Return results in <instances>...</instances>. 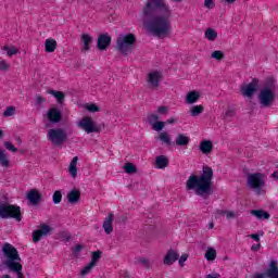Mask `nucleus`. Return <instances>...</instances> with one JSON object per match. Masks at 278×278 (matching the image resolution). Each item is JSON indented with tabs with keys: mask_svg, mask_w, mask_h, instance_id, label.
<instances>
[{
	"mask_svg": "<svg viewBox=\"0 0 278 278\" xmlns=\"http://www.w3.org/2000/svg\"><path fill=\"white\" fill-rule=\"evenodd\" d=\"M172 14L166 0H148L142 10L143 25L155 38H168L173 34Z\"/></svg>",
	"mask_w": 278,
	"mask_h": 278,
	"instance_id": "f257e3e1",
	"label": "nucleus"
},
{
	"mask_svg": "<svg viewBox=\"0 0 278 278\" xmlns=\"http://www.w3.org/2000/svg\"><path fill=\"white\" fill-rule=\"evenodd\" d=\"M212 179H214V169L204 165L200 176L191 175L186 182V190H194V193L202 199H210L212 194Z\"/></svg>",
	"mask_w": 278,
	"mask_h": 278,
	"instance_id": "f03ea898",
	"label": "nucleus"
},
{
	"mask_svg": "<svg viewBox=\"0 0 278 278\" xmlns=\"http://www.w3.org/2000/svg\"><path fill=\"white\" fill-rule=\"evenodd\" d=\"M275 90H277V81L273 77L267 78L258 93L261 108H270L275 103Z\"/></svg>",
	"mask_w": 278,
	"mask_h": 278,
	"instance_id": "7ed1b4c3",
	"label": "nucleus"
},
{
	"mask_svg": "<svg viewBox=\"0 0 278 278\" xmlns=\"http://www.w3.org/2000/svg\"><path fill=\"white\" fill-rule=\"evenodd\" d=\"M248 188L253 190L255 194H264L266 192V177L262 173L249 174L247 177Z\"/></svg>",
	"mask_w": 278,
	"mask_h": 278,
	"instance_id": "20e7f679",
	"label": "nucleus"
},
{
	"mask_svg": "<svg viewBox=\"0 0 278 278\" xmlns=\"http://www.w3.org/2000/svg\"><path fill=\"white\" fill-rule=\"evenodd\" d=\"M0 218H14V220L21 223V220H23V213L21 212V206L0 202Z\"/></svg>",
	"mask_w": 278,
	"mask_h": 278,
	"instance_id": "39448f33",
	"label": "nucleus"
},
{
	"mask_svg": "<svg viewBox=\"0 0 278 278\" xmlns=\"http://www.w3.org/2000/svg\"><path fill=\"white\" fill-rule=\"evenodd\" d=\"M136 45V36L134 34L119 35L117 38V50L122 55H129Z\"/></svg>",
	"mask_w": 278,
	"mask_h": 278,
	"instance_id": "423d86ee",
	"label": "nucleus"
},
{
	"mask_svg": "<svg viewBox=\"0 0 278 278\" xmlns=\"http://www.w3.org/2000/svg\"><path fill=\"white\" fill-rule=\"evenodd\" d=\"M2 253L7 257L5 266L7 268H13L16 264H21V255H18V250L10 243H4L2 247Z\"/></svg>",
	"mask_w": 278,
	"mask_h": 278,
	"instance_id": "0eeeda50",
	"label": "nucleus"
},
{
	"mask_svg": "<svg viewBox=\"0 0 278 278\" xmlns=\"http://www.w3.org/2000/svg\"><path fill=\"white\" fill-rule=\"evenodd\" d=\"M47 138L54 147H62L68 135L62 128H52L48 131Z\"/></svg>",
	"mask_w": 278,
	"mask_h": 278,
	"instance_id": "6e6552de",
	"label": "nucleus"
},
{
	"mask_svg": "<svg viewBox=\"0 0 278 278\" xmlns=\"http://www.w3.org/2000/svg\"><path fill=\"white\" fill-rule=\"evenodd\" d=\"M78 127L84 129L86 134H99L101 131V126L97 125L90 117H83L78 123Z\"/></svg>",
	"mask_w": 278,
	"mask_h": 278,
	"instance_id": "1a4fd4ad",
	"label": "nucleus"
},
{
	"mask_svg": "<svg viewBox=\"0 0 278 278\" xmlns=\"http://www.w3.org/2000/svg\"><path fill=\"white\" fill-rule=\"evenodd\" d=\"M257 88H260V79L253 78L250 84L243 85L241 87V94L248 99H253V94L257 92Z\"/></svg>",
	"mask_w": 278,
	"mask_h": 278,
	"instance_id": "9d476101",
	"label": "nucleus"
},
{
	"mask_svg": "<svg viewBox=\"0 0 278 278\" xmlns=\"http://www.w3.org/2000/svg\"><path fill=\"white\" fill-rule=\"evenodd\" d=\"M51 231H52L51 226L47 224H41L39 226V229L33 231V242H35V244L40 242L42 238H47V236H49Z\"/></svg>",
	"mask_w": 278,
	"mask_h": 278,
	"instance_id": "9b49d317",
	"label": "nucleus"
},
{
	"mask_svg": "<svg viewBox=\"0 0 278 278\" xmlns=\"http://www.w3.org/2000/svg\"><path fill=\"white\" fill-rule=\"evenodd\" d=\"M26 199L29 205H40L42 203V193L37 189H31L27 192Z\"/></svg>",
	"mask_w": 278,
	"mask_h": 278,
	"instance_id": "f8f14e48",
	"label": "nucleus"
},
{
	"mask_svg": "<svg viewBox=\"0 0 278 278\" xmlns=\"http://www.w3.org/2000/svg\"><path fill=\"white\" fill-rule=\"evenodd\" d=\"M161 79H162V73L160 72L149 73L147 78L149 88H154V89L160 88Z\"/></svg>",
	"mask_w": 278,
	"mask_h": 278,
	"instance_id": "ddd939ff",
	"label": "nucleus"
},
{
	"mask_svg": "<svg viewBox=\"0 0 278 278\" xmlns=\"http://www.w3.org/2000/svg\"><path fill=\"white\" fill-rule=\"evenodd\" d=\"M109 45H112V37H110V35L102 34L98 37L99 51H106Z\"/></svg>",
	"mask_w": 278,
	"mask_h": 278,
	"instance_id": "4468645a",
	"label": "nucleus"
},
{
	"mask_svg": "<svg viewBox=\"0 0 278 278\" xmlns=\"http://www.w3.org/2000/svg\"><path fill=\"white\" fill-rule=\"evenodd\" d=\"M177 260H179V253H177L175 250L170 249L166 253V255L163 260V264H165V266H173V263L177 262Z\"/></svg>",
	"mask_w": 278,
	"mask_h": 278,
	"instance_id": "2eb2a0df",
	"label": "nucleus"
},
{
	"mask_svg": "<svg viewBox=\"0 0 278 278\" xmlns=\"http://www.w3.org/2000/svg\"><path fill=\"white\" fill-rule=\"evenodd\" d=\"M80 51L83 53H88V51H90V45H92V37L88 34H83L80 37Z\"/></svg>",
	"mask_w": 278,
	"mask_h": 278,
	"instance_id": "dca6fc26",
	"label": "nucleus"
},
{
	"mask_svg": "<svg viewBox=\"0 0 278 278\" xmlns=\"http://www.w3.org/2000/svg\"><path fill=\"white\" fill-rule=\"evenodd\" d=\"M264 277L267 278H277L278 277V266L277 261H271L269 263L268 268L265 270V273H262Z\"/></svg>",
	"mask_w": 278,
	"mask_h": 278,
	"instance_id": "f3484780",
	"label": "nucleus"
},
{
	"mask_svg": "<svg viewBox=\"0 0 278 278\" xmlns=\"http://www.w3.org/2000/svg\"><path fill=\"white\" fill-rule=\"evenodd\" d=\"M199 150L204 155H210V153L214 151V143L212 142V140H203L200 142Z\"/></svg>",
	"mask_w": 278,
	"mask_h": 278,
	"instance_id": "a211bd4d",
	"label": "nucleus"
},
{
	"mask_svg": "<svg viewBox=\"0 0 278 278\" xmlns=\"http://www.w3.org/2000/svg\"><path fill=\"white\" fill-rule=\"evenodd\" d=\"M114 223V213H110L108 217H105L102 227L105 231V233L110 235L114 231V226L112 225Z\"/></svg>",
	"mask_w": 278,
	"mask_h": 278,
	"instance_id": "6ab92c4d",
	"label": "nucleus"
},
{
	"mask_svg": "<svg viewBox=\"0 0 278 278\" xmlns=\"http://www.w3.org/2000/svg\"><path fill=\"white\" fill-rule=\"evenodd\" d=\"M48 119L50 123H60L62 121V112L56 108H52L48 111Z\"/></svg>",
	"mask_w": 278,
	"mask_h": 278,
	"instance_id": "aec40b11",
	"label": "nucleus"
},
{
	"mask_svg": "<svg viewBox=\"0 0 278 278\" xmlns=\"http://www.w3.org/2000/svg\"><path fill=\"white\" fill-rule=\"evenodd\" d=\"M81 200V192L77 189H73L67 193V201L72 205H75V203H79Z\"/></svg>",
	"mask_w": 278,
	"mask_h": 278,
	"instance_id": "412c9836",
	"label": "nucleus"
},
{
	"mask_svg": "<svg viewBox=\"0 0 278 278\" xmlns=\"http://www.w3.org/2000/svg\"><path fill=\"white\" fill-rule=\"evenodd\" d=\"M199 99H201V93H199V91L192 90L187 93L185 101L188 105H192L193 103H197Z\"/></svg>",
	"mask_w": 278,
	"mask_h": 278,
	"instance_id": "4be33fe9",
	"label": "nucleus"
},
{
	"mask_svg": "<svg viewBox=\"0 0 278 278\" xmlns=\"http://www.w3.org/2000/svg\"><path fill=\"white\" fill-rule=\"evenodd\" d=\"M48 94H51L52 97H54L59 105H64V100L66 99V94H64V92L49 89Z\"/></svg>",
	"mask_w": 278,
	"mask_h": 278,
	"instance_id": "5701e85b",
	"label": "nucleus"
},
{
	"mask_svg": "<svg viewBox=\"0 0 278 278\" xmlns=\"http://www.w3.org/2000/svg\"><path fill=\"white\" fill-rule=\"evenodd\" d=\"M175 143L176 147H188L190 144V137L184 134H178Z\"/></svg>",
	"mask_w": 278,
	"mask_h": 278,
	"instance_id": "b1692460",
	"label": "nucleus"
},
{
	"mask_svg": "<svg viewBox=\"0 0 278 278\" xmlns=\"http://www.w3.org/2000/svg\"><path fill=\"white\" fill-rule=\"evenodd\" d=\"M251 214L258 220H268V218H270V214L264 210H252Z\"/></svg>",
	"mask_w": 278,
	"mask_h": 278,
	"instance_id": "393cba45",
	"label": "nucleus"
},
{
	"mask_svg": "<svg viewBox=\"0 0 278 278\" xmlns=\"http://www.w3.org/2000/svg\"><path fill=\"white\" fill-rule=\"evenodd\" d=\"M45 47L46 53H53L58 49V41L53 38L46 39Z\"/></svg>",
	"mask_w": 278,
	"mask_h": 278,
	"instance_id": "a878e982",
	"label": "nucleus"
},
{
	"mask_svg": "<svg viewBox=\"0 0 278 278\" xmlns=\"http://www.w3.org/2000/svg\"><path fill=\"white\" fill-rule=\"evenodd\" d=\"M79 157L78 156H74L73 160L70 163L68 166V173L70 175H72L73 179H75V177H77V162H78Z\"/></svg>",
	"mask_w": 278,
	"mask_h": 278,
	"instance_id": "bb28decb",
	"label": "nucleus"
},
{
	"mask_svg": "<svg viewBox=\"0 0 278 278\" xmlns=\"http://www.w3.org/2000/svg\"><path fill=\"white\" fill-rule=\"evenodd\" d=\"M155 166L160 169H164L168 166V157L164 155H159L155 159Z\"/></svg>",
	"mask_w": 278,
	"mask_h": 278,
	"instance_id": "cd10ccee",
	"label": "nucleus"
},
{
	"mask_svg": "<svg viewBox=\"0 0 278 278\" xmlns=\"http://www.w3.org/2000/svg\"><path fill=\"white\" fill-rule=\"evenodd\" d=\"M204 36H205L206 40L214 42V40H216V38H218V33H216V29H214V28H207L204 33Z\"/></svg>",
	"mask_w": 278,
	"mask_h": 278,
	"instance_id": "c85d7f7f",
	"label": "nucleus"
},
{
	"mask_svg": "<svg viewBox=\"0 0 278 278\" xmlns=\"http://www.w3.org/2000/svg\"><path fill=\"white\" fill-rule=\"evenodd\" d=\"M0 165L4 168H8L10 166V160L8 159V153H5V150L0 148Z\"/></svg>",
	"mask_w": 278,
	"mask_h": 278,
	"instance_id": "c756f323",
	"label": "nucleus"
},
{
	"mask_svg": "<svg viewBox=\"0 0 278 278\" xmlns=\"http://www.w3.org/2000/svg\"><path fill=\"white\" fill-rule=\"evenodd\" d=\"M8 269L12 270V273H16L17 278H25V275H23V265L21 263L13 265V267H8Z\"/></svg>",
	"mask_w": 278,
	"mask_h": 278,
	"instance_id": "7c9ffc66",
	"label": "nucleus"
},
{
	"mask_svg": "<svg viewBox=\"0 0 278 278\" xmlns=\"http://www.w3.org/2000/svg\"><path fill=\"white\" fill-rule=\"evenodd\" d=\"M135 264H137L138 266H142L143 268H151V261H149V258L146 257L136 258Z\"/></svg>",
	"mask_w": 278,
	"mask_h": 278,
	"instance_id": "2f4dec72",
	"label": "nucleus"
},
{
	"mask_svg": "<svg viewBox=\"0 0 278 278\" xmlns=\"http://www.w3.org/2000/svg\"><path fill=\"white\" fill-rule=\"evenodd\" d=\"M101 255H103V252H101L100 250L92 252L90 263H92L93 266H97V264H99V261L101 260Z\"/></svg>",
	"mask_w": 278,
	"mask_h": 278,
	"instance_id": "473e14b6",
	"label": "nucleus"
},
{
	"mask_svg": "<svg viewBox=\"0 0 278 278\" xmlns=\"http://www.w3.org/2000/svg\"><path fill=\"white\" fill-rule=\"evenodd\" d=\"M124 170L127 175H134V173H138V168L132 163H126L124 165Z\"/></svg>",
	"mask_w": 278,
	"mask_h": 278,
	"instance_id": "72a5a7b5",
	"label": "nucleus"
},
{
	"mask_svg": "<svg viewBox=\"0 0 278 278\" xmlns=\"http://www.w3.org/2000/svg\"><path fill=\"white\" fill-rule=\"evenodd\" d=\"M207 262H214L216 260V250L214 248H208L205 253Z\"/></svg>",
	"mask_w": 278,
	"mask_h": 278,
	"instance_id": "f704fd0d",
	"label": "nucleus"
},
{
	"mask_svg": "<svg viewBox=\"0 0 278 278\" xmlns=\"http://www.w3.org/2000/svg\"><path fill=\"white\" fill-rule=\"evenodd\" d=\"M203 110H204L203 105H194V106H192L191 111H190L191 112V116L192 117H197L200 114H203Z\"/></svg>",
	"mask_w": 278,
	"mask_h": 278,
	"instance_id": "c9c22d12",
	"label": "nucleus"
},
{
	"mask_svg": "<svg viewBox=\"0 0 278 278\" xmlns=\"http://www.w3.org/2000/svg\"><path fill=\"white\" fill-rule=\"evenodd\" d=\"M81 251H84V245L81 244H76L74 248H72V254L76 258H79V256L81 255Z\"/></svg>",
	"mask_w": 278,
	"mask_h": 278,
	"instance_id": "e433bc0d",
	"label": "nucleus"
},
{
	"mask_svg": "<svg viewBox=\"0 0 278 278\" xmlns=\"http://www.w3.org/2000/svg\"><path fill=\"white\" fill-rule=\"evenodd\" d=\"M94 266H97V265H94V264H92V263L89 262L88 265H86V266L81 269V271H80L81 277H86V275H89V273L92 271V268H94Z\"/></svg>",
	"mask_w": 278,
	"mask_h": 278,
	"instance_id": "4c0bfd02",
	"label": "nucleus"
},
{
	"mask_svg": "<svg viewBox=\"0 0 278 278\" xmlns=\"http://www.w3.org/2000/svg\"><path fill=\"white\" fill-rule=\"evenodd\" d=\"M52 201L54 205H59V203H62V191L56 190L52 195Z\"/></svg>",
	"mask_w": 278,
	"mask_h": 278,
	"instance_id": "58836bf2",
	"label": "nucleus"
},
{
	"mask_svg": "<svg viewBox=\"0 0 278 278\" xmlns=\"http://www.w3.org/2000/svg\"><path fill=\"white\" fill-rule=\"evenodd\" d=\"M165 126H166L165 122L156 121L152 124V129L153 131H162V129H164Z\"/></svg>",
	"mask_w": 278,
	"mask_h": 278,
	"instance_id": "ea45409f",
	"label": "nucleus"
},
{
	"mask_svg": "<svg viewBox=\"0 0 278 278\" xmlns=\"http://www.w3.org/2000/svg\"><path fill=\"white\" fill-rule=\"evenodd\" d=\"M3 51H7V55H9V58H12V55H16V53H18V49H16V47L14 46H12L11 48L4 46Z\"/></svg>",
	"mask_w": 278,
	"mask_h": 278,
	"instance_id": "a19ab883",
	"label": "nucleus"
},
{
	"mask_svg": "<svg viewBox=\"0 0 278 278\" xmlns=\"http://www.w3.org/2000/svg\"><path fill=\"white\" fill-rule=\"evenodd\" d=\"M159 139H161L162 142L170 147V136H168V132H161Z\"/></svg>",
	"mask_w": 278,
	"mask_h": 278,
	"instance_id": "79ce46f5",
	"label": "nucleus"
},
{
	"mask_svg": "<svg viewBox=\"0 0 278 278\" xmlns=\"http://www.w3.org/2000/svg\"><path fill=\"white\" fill-rule=\"evenodd\" d=\"M211 58H213V60H224L225 53H223L220 50H215L212 52Z\"/></svg>",
	"mask_w": 278,
	"mask_h": 278,
	"instance_id": "37998d69",
	"label": "nucleus"
},
{
	"mask_svg": "<svg viewBox=\"0 0 278 278\" xmlns=\"http://www.w3.org/2000/svg\"><path fill=\"white\" fill-rule=\"evenodd\" d=\"M16 112V108L14 106H8L7 110L3 112V116H14V113Z\"/></svg>",
	"mask_w": 278,
	"mask_h": 278,
	"instance_id": "c03bdc74",
	"label": "nucleus"
},
{
	"mask_svg": "<svg viewBox=\"0 0 278 278\" xmlns=\"http://www.w3.org/2000/svg\"><path fill=\"white\" fill-rule=\"evenodd\" d=\"M156 121H160V115H157V114H149L148 115L149 125H153V123H156Z\"/></svg>",
	"mask_w": 278,
	"mask_h": 278,
	"instance_id": "a18cd8bd",
	"label": "nucleus"
},
{
	"mask_svg": "<svg viewBox=\"0 0 278 278\" xmlns=\"http://www.w3.org/2000/svg\"><path fill=\"white\" fill-rule=\"evenodd\" d=\"M4 147H5V149H8V151H12V153L18 152V149L16 147H14L12 144V142H10V141H5Z\"/></svg>",
	"mask_w": 278,
	"mask_h": 278,
	"instance_id": "49530a36",
	"label": "nucleus"
},
{
	"mask_svg": "<svg viewBox=\"0 0 278 278\" xmlns=\"http://www.w3.org/2000/svg\"><path fill=\"white\" fill-rule=\"evenodd\" d=\"M59 236H60V238H62L64 240V242L71 241V233H68L66 231H61Z\"/></svg>",
	"mask_w": 278,
	"mask_h": 278,
	"instance_id": "de8ad7c7",
	"label": "nucleus"
},
{
	"mask_svg": "<svg viewBox=\"0 0 278 278\" xmlns=\"http://www.w3.org/2000/svg\"><path fill=\"white\" fill-rule=\"evenodd\" d=\"M86 110H88V112H100L101 109H99V106L94 103L88 104Z\"/></svg>",
	"mask_w": 278,
	"mask_h": 278,
	"instance_id": "09e8293b",
	"label": "nucleus"
},
{
	"mask_svg": "<svg viewBox=\"0 0 278 278\" xmlns=\"http://www.w3.org/2000/svg\"><path fill=\"white\" fill-rule=\"evenodd\" d=\"M236 116V109H228L225 113V118H233Z\"/></svg>",
	"mask_w": 278,
	"mask_h": 278,
	"instance_id": "8fccbe9b",
	"label": "nucleus"
},
{
	"mask_svg": "<svg viewBox=\"0 0 278 278\" xmlns=\"http://www.w3.org/2000/svg\"><path fill=\"white\" fill-rule=\"evenodd\" d=\"M216 4L214 3V0H204V8H207L208 10H214Z\"/></svg>",
	"mask_w": 278,
	"mask_h": 278,
	"instance_id": "3c124183",
	"label": "nucleus"
},
{
	"mask_svg": "<svg viewBox=\"0 0 278 278\" xmlns=\"http://www.w3.org/2000/svg\"><path fill=\"white\" fill-rule=\"evenodd\" d=\"M10 65L5 61H0V71H9Z\"/></svg>",
	"mask_w": 278,
	"mask_h": 278,
	"instance_id": "603ef678",
	"label": "nucleus"
},
{
	"mask_svg": "<svg viewBox=\"0 0 278 278\" xmlns=\"http://www.w3.org/2000/svg\"><path fill=\"white\" fill-rule=\"evenodd\" d=\"M187 260H188V254H182L180 257H178V264L180 266H184Z\"/></svg>",
	"mask_w": 278,
	"mask_h": 278,
	"instance_id": "864d4df0",
	"label": "nucleus"
},
{
	"mask_svg": "<svg viewBox=\"0 0 278 278\" xmlns=\"http://www.w3.org/2000/svg\"><path fill=\"white\" fill-rule=\"evenodd\" d=\"M157 112L166 116L168 114V106H159Z\"/></svg>",
	"mask_w": 278,
	"mask_h": 278,
	"instance_id": "5fc2aeb1",
	"label": "nucleus"
},
{
	"mask_svg": "<svg viewBox=\"0 0 278 278\" xmlns=\"http://www.w3.org/2000/svg\"><path fill=\"white\" fill-rule=\"evenodd\" d=\"M260 236H264V232H261L260 235L252 233L250 235V238H252V240H255V242H260Z\"/></svg>",
	"mask_w": 278,
	"mask_h": 278,
	"instance_id": "6e6d98bb",
	"label": "nucleus"
},
{
	"mask_svg": "<svg viewBox=\"0 0 278 278\" xmlns=\"http://www.w3.org/2000/svg\"><path fill=\"white\" fill-rule=\"evenodd\" d=\"M46 99L41 96H36V103L37 105H40L41 103H45Z\"/></svg>",
	"mask_w": 278,
	"mask_h": 278,
	"instance_id": "4d7b16f0",
	"label": "nucleus"
},
{
	"mask_svg": "<svg viewBox=\"0 0 278 278\" xmlns=\"http://www.w3.org/2000/svg\"><path fill=\"white\" fill-rule=\"evenodd\" d=\"M226 218H228V220L230 218H236V214L233 212H226Z\"/></svg>",
	"mask_w": 278,
	"mask_h": 278,
	"instance_id": "13d9d810",
	"label": "nucleus"
},
{
	"mask_svg": "<svg viewBox=\"0 0 278 278\" xmlns=\"http://www.w3.org/2000/svg\"><path fill=\"white\" fill-rule=\"evenodd\" d=\"M262 247V244L257 243V244H253L251 248V251H260V248Z\"/></svg>",
	"mask_w": 278,
	"mask_h": 278,
	"instance_id": "bf43d9fd",
	"label": "nucleus"
},
{
	"mask_svg": "<svg viewBox=\"0 0 278 278\" xmlns=\"http://www.w3.org/2000/svg\"><path fill=\"white\" fill-rule=\"evenodd\" d=\"M167 125H173L174 123H177V119L174 117H170L166 121Z\"/></svg>",
	"mask_w": 278,
	"mask_h": 278,
	"instance_id": "052dcab7",
	"label": "nucleus"
},
{
	"mask_svg": "<svg viewBox=\"0 0 278 278\" xmlns=\"http://www.w3.org/2000/svg\"><path fill=\"white\" fill-rule=\"evenodd\" d=\"M218 277H220V274H214V275L208 274V275H206V278H218Z\"/></svg>",
	"mask_w": 278,
	"mask_h": 278,
	"instance_id": "680f3d73",
	"label": "nucleus"
},
{
	"mask_svg": "<svg viewBox=\"0 0 278 278\" xmlns=\"http://www.w3.org/2000/svg\"><path fill=\"white\" fill-rule=\"evenodd\" d=\"M217 214L219 216H225V214H227V211L217 210Z\"/></svg>",
	"mask_w": 278,
	"mask_h": 278,
	"instance_id": "e2e57ef3",
	"label": "nucleus"
},
{
	"mask_svg": "<svg viewBox=\"0 0 278 278\" xmlns=\"http://www.w3.org/2000/svg\"><path fill=\"white\" fill-rule=\"evenodd\" d=\"M273 179H278V170L274 172L271 174Z\"/></svg>",
	"mask_w": 278,
	"mask_h": 278,
	"instance_id": "0e129e2a",
	"label": "nucleus"
},
{
	"mask_svg": "<svg viewBox=\"0 0 278 278\" xmlns=\"http://www.w3.org/2000/svg\"><path fill=\"white\" fill-rule=\"evenodd\" d=\"M15 140H16L17 144H23V140L18 136L15 137Z\"/></svg>",
	"mask_w": 278,
	"mask_h": 278,
	"instance_id": "69168bd1",
	"label": "nucleus"
},
{
	"mask_svg": "<svg viewBox=\"0 0 278 278\" xmlns=\"http://www.w3.org/2000/svg\"><path fill=\"white\" fill-rule=\"evenodd\" d=\"M208 229H214V224H210Z\"/></svg>",
	"mask_w": 278,
	"mask_h": 278,
	"instance_id": "338daca9",
	"label": "nucleus"
},
{
	"mask_svg": "<svg viewBox=\"0 0 278 278\" xmlns=\"http://www.w3.org/2000/svg\"><path fill=\"white\" fill-rule=\"evenodd\" d=\"M2 278H12L10 275H4Z\"/></svg>",
	"mask_w": 278,
	"mask_h": 278,
	"instance_id": "774afa93",
	"label": "nucleus"
}]
</instances>
